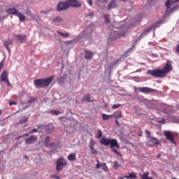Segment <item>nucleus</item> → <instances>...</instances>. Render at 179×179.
Returning <instances> with one entry per match:
<instances>
[{"label":"nucleus","mask_w":179,"mask_h":179,"mask_svg":"<svg viewBox=\"0 0 179 179\" xmlns=\"http://www.w3.org/2000/svg\"><path fill=\"white\" fill-rule=\"evenodd\" d=\"M114 8H117V3L115 1H110L107 6L108 10H110V9H113Z\"/></svg>","instance_id":"22"},{"label":"nucleus","mask_w":179,"mask_h":179,"mask_svg":"<svg viewBox=\"0 0 179 179\" xmlns=\"http://www.w3.org/2000/svg\"><path fill=\"white\" fill-rule=\"evenodd\" d=\"M52 80H54V77L51 76L46 79L35 80L34 83L36 87H48Z\"/></svg>","instance_id":"3"},{"label":"nucleus","mask_w":179,"mask_h":179,"mask_svg":"<svg viewBox=\"0 0 179 179\" xmlns=\"http://www.w3.org/2000/svg\"><path fill=\"white\" fill-rule=\"evenodd\" d=\"M57 33L59 34V36H61L62 37H69V34L68 33H62L59 31H57Z\"/></svg>","instance_id":"29"},{"label":"nucleus","mask_w":179,"mask_h":179,"mask_svg":"<svg viewBox=\"0 0 179 179\" xmlns=\"http://www.w3.org/2000/svg\"><path fill=\"white\" fill-rule=\"evenodd\" d=\"M113 117L118 120V118H122V112L121 110L116 111L113 113Z\"/></svg>","instance_id":"23"},{"label":"nucleus","mask_w":179,"mask_h":179,"mask_svg":"<svg viewBox=\"0 0 179 179\" xmlns=\"http://www.w3.org/2000/svg\"><path fill=\"white\" fill-rule=\"evenodd\" d=\"M145 133L147 135L148 139H149L150 138H152V136H150V131L149 130L145 129Z\"/></svg>","instance_id":"36"},{"label":"nucleus","mask_w":179,"mask_h":179,"mask_svg":"<svg viewBox=\"0 0 179 179\" xmlns=\"http://www.w3.org/2000/svg\"><path fill=\"white\" fill-rule=\"evenodd\" d=\"M85 101H87V103H90L93 101H90V94H87L84 96V98H83L81 99V103H85Z\"/></svg>","instance_id":"25"},{"label":"nucleus","mask_w":179,"mask_h":179,"mask_svg":"<svg viewBox=\"0 0 179 179\" xmlns=\"http://www.w3.org/2000/svg\"><path fill=\"white\" fill-rule=\"evenodd\" d=\"M87 3L90 6H92L93 5V1L92 0H88Z\"/></svg>","instance_id":"40"},{"label":"nucleus","mask_w":179,"mask_h":179,"mask_svg":"<svg viewBox=\"0 0 179 179\" xmlns=\"http://www.w3.org/2000/svg\"><path fill=\"white\" fill-rule=\"evenodd\" d=\"M0 82H6L8 86H12V84H10V82H9L8 73L7 71L4 70L1 73L0 76Z\"/></svg>","instance_id":"7"},{"label":"nucleus","mask_w":179,"mask_h":179,"mask_svg":"<svg viewBox=\"0 0 179 179\" xmlns=\"http://www.w3.org/2000/svg\"><path fill=\"white\" fill-rule=\"evenodd\" d=\"M145 103L148 108H155V105H153V102L152 101L145 99Z\"/></svg>","instance_id":"20"},{"label":"nucleus","mask_w":179,"mask_h":179,"mask_svg":"<svg viewBox=\"0 0 179 179\" xmlns=\"http://www.w3.org/2000/svg\"><path fill=\"white\" fill-rule=\"evenodd\" d=\"M139 136H142V135L140 134Z\"/></svg>","instance_id":"57"},{"label":"nucleus","mask_w":179,"mask_h":179,"mask_svg":"<svg viewBox=\"0 0 179 179\" xmlns=\"http://www.w3.org/2000/svg\"><path fill=\"white\" fill-rule=\"evenodd\" d=\"M148 145L152 148V146H157V145H160V142L155 137H150V138H148Z\"/></svg>","instance_id":"10"},{"label":"nucleus","mask_w":179,"mask_h":179,"mask_svg":"<svg viewBox=\"0 0 179 179\" xmlns=\"http://www.w3.org/2000/svg\"><path fill=\"white\" fill-rule=\"evenodd\" d=\"M29 135H30V133H27L22 136L17 137V139H20V138H24V136H29Z\"/></svg>","instance_id":"38"},{"label":"nucleus","mask_w":179,"mask_h":179,"mask_svg":"<svg viewBox=\"0 0 179 179\" xmlns=\"http://www.w3.org/2000/svg\"><path fill=\"white\" fill-rule=\"evenodd\" d=\"M120 1H127V0H120Z\"/></svg>","instance_id":"55"},{"label":"nucleus","mask_w":179,"mask_h":179,"mask_svg":"<svg viewBox=\"0 0 179 179\" xmlns=\"http://www.w3.org/2000/svg\"><path fill=\"white\" fill-rule=\"evenodd\" d=\"M119 107H121V104H114L112 106L113 110H115L117 108H119Z\"/></svg>","instance_id":"37"},{"label":"nucleus","mask_w":179,"mask_h":179,"mask_svg":"<svg viewBox=\"0 0 179 179\" xmlns=\"http://www.w3.org/2000/svg\"><path fill=\"white\" fill-rule=\"evenodd\" d=\"M50 114H52V115H59V111L58 110H52L50 111Z\"/></svg>","instance_id":"31"},{"label":"nucleus","mask_w":179,"mask_h":179,"mask_svg":"<svg viewBox=\"0 0 179 179\" xmlns=\"http://www.w3.org/2000/svg\"><path fill=\"white\" fill-rule=\"evenodd\" d=\"M15 37H17L20 43H24V41H26L27 36L25 35L17 34Z\"/></svg>","instance_id":"18"},{"label":"nucleus","mask_w":179,"mask_h":179,"mask_svg":"<svg viewBox=\"0 0 179 179\" xmlns=\"http://www.w3.org/2000/svg\"><path fill=\"white\" fill-rule=\"evenodd\" d=\"M152 27H148L147 29H145L144 30L143 34H146L149 33V31H152Z\"/></svg>","instance_id":"32"},{"label":"nucleus","mask_w":179,"mask_h":179,"mask_svg":"<svg viewBox=\"0 0 179 179\" xmlns=\"http://www.w3.org/2000/svg\"><path fill=\"white\" fill-rule=\"evenodd\" d=\"M34 142H37V136H36L32 135L25 139V143H27V145H31V143H34Z\"/></svg>","instance_id":"13"},{"label":"nucleus","mask_w":179,"mask_h":179,"mask_svg":"<svg viewBox=\"0 0 179 179\" xmlns=\"http://www.w3.org/2000/svg\"><path fill=\"white\" fill-rule=\"evenodd\" d=\"M13 43V41H12V39H8L3 41V45L6 47V50L10 53V49L9 48V45H11Z\"/></svg>","instance_id":"15"},{"label":"nucleus","mask_w":179,"mask_h":179,"mask_svg":"<svg viewBox=\"0 0 179 179\" xmlns=\"http://www.w3.org/2000/svg\"><path fill=\"white\" fill-rule=\"evenodd\" d=\"M35 101H37V97H36V96H31L27 100V102L29 103V104H31L32 103H35Z\"/></svg>","instance_id":"27"},{"label":"nucleus","mask_w":179,"mask_h":179,"mask_svg":"<svg viewBox=\"0 0 179 179\" xmlns=\"http://www.w3.org/2000/svg\"><path fill=\"white\" fill-rule=\"evenodd\" d=\"M17 103L16 101H10L9 102L10 106H16Z\"/></svg>","instance_id":"41"},{"label":"nucleus","mask_w":179,"mask_h":179,"mask_svg":"<svg viewBox=\"0 0 179 179\" xmlns=\"http://www.w3.org/2000/svg\"><path fill=\"white\" fill-rule=\"evenodd\" d=\"M152 174L153 176H155V177H157V173L156 172L152 171Z\"/></svg>","instance_id":"46"},{"label":"nucleus","mask_w":179,"mask_h":179,"mask_svg":"<svg viewBox=\"0 0 179 179\" xmlns=\"http://www.w3.org/2000/svg\"><path fill=\"white\" fill-rule=\"evenodd\" d=\"M114 117V115H106V114H102V118L103 121H108V120H110V118H113Z\"/></svg>","instance_id":"26"},{"label":"nucleus","mask_w":179,"mask_h":179,"mask_svg":"<svg viewBox=\"0 0 179 179\" xmlns=\"http://www.w3.org/2000/svg\"><path fill=\"white\" fill-rule=\"evenodd\" d=\"M61 80H62V78H59V83H61Z\"/></svg>","instance_id":"50"},{"label":"nucleus","mask_w":179,"mask_h":179,"mask_svg":"<svg viewBox=\"0 0 179 179\" xmlns=\"http://www.w3.org/2000/svg\"><path fill=\"white\" fill-rule=\"evenodd\" d=\"M177 2H179V0H167L165 3V6H166V9H170L171 3H176Z\"/></svg>","instance_id":"17"},{"label":"nucleus","mask_w":179,"mask_h":179,"mask_svg":"<svg viewBox=\"0 0 179 179\" xmlns=\"http://www.w3.org/2000/svg\"><path fill=\"white\" fill-rule=\"evenodd\" d=\"M100 143L104 146H109L110 145V148L112 149V152H113V153H115V155H117V156L121 155L120 152L117 151L116 150L120 149V144L118 143V141H117V139H111L103 137L100 139ZM114 148H116V149Z\"/></svg>","instance_id":"2"},{"label":"nucleus","mask_w":179,"mask_h":179,"mask_svg":"<svg viewBox=\"0 0 179 179\" xmlns=\"http://www.w3.org/2000/svg\"><path fill=\"white\" fill-rule=\"evenodd\" d=\"M124 36V34H122V35H120V36Z\"/></svg>","instance_id":"53"},{"label":"nucleus","mask_w":179,"mask_h":179,"mask_svg":"<svg viewBox=\"0 0 179 179\" xmlns=\"http://www.w3.org/2000/svg\"><path fill=\"white\" fill-rule=\"evenodd\" d=\"M176 50L179 52V44L177 45L176 48Z\"/></svg>","instance_id":"45"},{"label":"nucleus","mask_w":179,"mask_h":179,"mask_svg":"<svg viewBox=\"0 0 179 179\" xmlns=\"http://www.w3.org/2000/svg\"><path fill=\"white\" fill-rule=\"evenodd\" d=\"M68 160H69V162H75V160H76V154L75 153H71L69 155V156L67 157Z\"/></svg>","instance_id":"21"},{"label":"nucleus","mask_w":179,"mask_h":179,"mask_svg":"<svg viewBox=\"0 0 179 179\" xmlns=\"http://www.w3.org/2000/svg\"><path fill=\"white\" fill-rule=\"evenodd\" d=\"M53 22L55 23H61L62 22V17H56L54 20Z\"/></svg>","instance_id":"28"},{"label":"nucleus","mask_w":179,"mask_h":179,"mask_svg":"<svg viewBox=\"0 0 179 179\" xmlns=\"http://www.w3.org/2000/svg\"><path fill=\"white\" fill-rule=\"evenodd\" d=\"M38 129H44L47 134H52L54 132V130L55 129V127L52 124H49L46 125L43 124H38Z\"/></svg>","instance_id":"6"},{"label":"nucleus","mask_w":179,"mask_h":179,"mask_svg":"<svg viewBox=\"0 0 179 179\" xmlns=\"http://www.w3.org/2000/svg\"><path fill=\"white\" fill-rule=\"evenodd\" d=\"M76 103H77V104H78V103H79V102H78V100H76Z\"/></svg>","instance_id":"52"},{"label":"nucleus","mask_w":179,"mask_h":179,"mask_svg":"<svg viewBox=\"0 0 179 179\" xmlns=\"http://www.w3.org/2000/svg\"><path fill=\"white\" fill-rule=\"evenodd\" d=\"M27 120H28L27 117H24L22 118V120H21L20 121V124H24V122H27Z\"/></svg>","instance_id":"35"},{"label":"nucleus","mask_w":179,"mask_h":179,"mask_svg":"<svg viewBox=\"0 0 179 179\" xmlns=\"http://www.w3.org/2000/svg\"><path fill=\"white\" fill-rule=\"evenodd\" d=\"M138 90L141 93H145V94H149V93H153V92H155V90L148 87H138Z\"/></svg>","instance_id":"12"},{"label":"nucleus","mask_w":179,"mask_h":179,"mask_svg":"<svg viewBox=\"0 0 179 179\" xmlns=\"http://www.w3.org/2000/svg\"><path fill=\"white\" fill-rule=\"evenodd\" d=\"M94 145H96V142L94 141H90V148L92 150L91 153L92 155H97V150L94 149Z\"/></svg>","instance_id":"16"},{"label":"nucleus","mask_w":179,"mask_h":179,"mask_svg":"<svg viewBox=\"0 0 179 179\" xmlns=\"http://www.w3.org/2000/svg\"><path fill=\"white\" fill-rule=\"evenodd\" d=\"M87 16H92V14L89 15H87Z\"/></svg>","instance_id":"54"},{"label":"nucleus","mask_w":179,"mask_h":179,"mask_svg":"<svg viewBox=\"0 0 179 179\" xmlns=\"http://www.w3.org/2000/svg\"><path fill=\"white\" fill-rule=\"evenodd\" d=\"M38 129H34L32 131H29V134H34L37 132Z\"/></svg>","instance_id":"42"},{"label":"nucleus","mask_w":179,"mask_h":179,"mask_svg":"<svg viewBox=\"0 0 179 179\" xmlns=\"http://www.w3.org/2000/svg\"><path fill=\"white\" fill-rule=\"evenodd\" d=\"M69 4L65 1H60L57 7V9L59 12H61V10H66V9H69Z\"/></svg>","instance_id":"8"},{"label":"nucleus","mask_w":179,"mask_h":179,"mask_svg":"<svg viewBox=\"0 0 179 179\" xmlns=\"http://www.w3.org/2000/svg\"><path fill=\"white\" fill-rule=\"evenodd\" d=\"M173 71V66L171 62L167 60L165 67L163 69H157L153 70H148L147 75L154 76V78H164L167 73Z\"/></svg>","instance_id":"1"},{"label":"nucleus","mask_w":179,"mask_h":179,"mask_svg":"<svg viewBox=\"0 0 179 179\" xmlns=\"http://www.w3.org/2000/svg\"><path fill=\"white\" fill-rule=\"evenodd\" d=\"M52 178H56V179H60L59 176H57V175H53L52 176Z\"/></svg>","instance_id":"43"},{"label":"nucleus","mask_w":179,"mask_h":179,"mask_svg":"<svg viewBox=\"0 0 179 179\" xmlns=\"http://www.w3.org/2000/svg\"><path fill=\"white\" fill-rule=\"evenodd\" d=\"M93 52L86 50L85 58V59H91V58H93Z\"/></svg>","instance_id":"19"},{"label":"nucleus","mask_w":179,"mask_h":179,"mask_svg":"<svg viewBox=\"0 0 179 179\" xmlns=\"http://www.w3.org/2000/svg\"><path fill=\"white\" fill-rule=\"evenodd\" d=\"M96 162H97V164L95 166L96 169H100V167H101L103 171H108V168L107 167V165L106 164V163H103L100 164V162L99 161V159H96Z\"/></svg>","instance_id":"14"},{"label":"nucleus","mask_w":179,"mask_h":179,"mask_svg":"<svg viewBox=\"0 0 179 179\" xmlns=\"http://www.w3.org/2000/svg\"><path fill=\"white\" fill-rule=\"evenodd\" d=\"M164 136H166V139L169 141V142H171V143H173L176 145V140L174 139V134L171 131H164Z\"/></svg>","instance_id":"9"},{"label":"nucleus","mask_w":179,"mask_h":179,"mask_svg":"<svg viewBox=\"0 0 179 179\" xmlns=\"http://www.w3.org/2000/svg\"><path fill=\"white\" fill-rule=\"evenodd\" d=\"M56 170L57 171H62L64 169V167H66V164L68 163L66 162V160L64 159L63 157H59L56 162Z\"/></svg>","instance_id":"5"},{"label":"nucleus","mask_w":179,"mask_h":179,"mask_svg":"<svg viewBox=\"0 0 179 179\" xmlns=\"http://www.w3.org/2000/svg\"><path fill=\"white\" fill-rule=\"evenodd\" d=\"M85 30L87 31H89V30H90V27H87L86 29H85Z\"/></svg>","instance_id":"49"},{"label":"nucleus","mask_w":179,"mask_h":179,"mask_svg":"<svg viewBox=\"0 0 179 179\" xmlns=\"http://www.w3.org/2000/svg\"><path fill=\"white\" fill-rule=\"evenodd\" d=\"M104 17H105V22H106V23H110V15H105Z\"/></svg>","instance_id":"34"},{"label":"nucleus","mask_w":179,"mask_h":179,"mask_svg":"<svg viewBox=\"0 0 179 179\" xmlns=\"http://www.w3.org/2000/svg\"><path fill=\"white\" fill-rule=\"evenodd\" d=\"M50 141H51V138H50V136H47L45 138V143H50Z\"/></svg>","instance_id":"39"},{"label":"nucleus","mask_w":179,"mask_h":179,"mask_svg":"<svg viewBox=\"0 0 179 179\" xmlns=\"http://www.w3.org/2000/svg\"><path fill=\"white\" fill-rule=\"evenodd\" d=\"M134 90H135V92H136V90H137V88H136V87H135V88H134Z\"/></svg>","instance_id":"51"},{"label":"nucleus","mask_w":179,"mask_h":179,"mask_svg":"<svg viewBox=\"0 0 179 179\" xmlns=\"http://www.w3.org/2000/svg\"><path fill=\"white\" fill-rule=\"evenodd\" d=\"M120 179H124V178H121Z\"/></svg>","instance_id":"58"},{"label":"nucleus","mask_w":179,"mask_h":179,"mask_svg":"<svg viewBox=\"0 0 179 179\" xmlns=\"http://www.w3.org/2000/svg\"><path fill=\"white\" fill-rule=\"evenodd\" d=\"M165 121H166V120L163 119L162 121L159 120V122L160 124H162V122H163V124H164Z\"/></svg>","instance_id":"47"},{"label":"nucleus","mask_w":179,"mask_h":179,"mask_svg":"<svg viewBox=\"0 0 179 179\" xmlns=\"http://www.w3.org/2000/svg\"><path fill=\"white\" fill-rule=\"evenodd\" d=\"M113 167H114V169H115V170H117V169L121 167V165L118 164V162L115 161L114 162Z\"/></svg>","instance_id":"33"},{"label":"nucleus","mask_w":179,"mask_h":179,"mask_svg":"<svg viewBox=\"0 0 179 179\" xmlns=\"http://www.w3.org/2000/svg\"><path fill=\"white\" fill-rule=\"evenodd\" d=\"M6 13H8V15H14V16H17L19 17L20 22H24L26 20V16H24L23 14H21L17 9L15 8H11L6 10Z\"/></svg>","instance_id":"4"},{"label":"nucleus","mask_w":179,"mask_h":179,"mask_svg":"<svg viewBox=\"0 0 179 179\" xmlns=\"http://www.w3.org/2000/svg\"><path fill=\"white\" fill-rule=\"evenodd\" d=\"M139 136H142V135L140 134Z\"/></svg>","instance_id":"56"},{"label":"nucleus","mask_w":179,"mask_h":179,"mask_svg":"<svg viewBox=\"0 0 179 179\" xmlns=\"http://www.w3.org/2000/svg\"><path fill=\"white\" fill-rule=\"evenodd\" d=\"M141 69H139L136 70V71H134V73H136V72H141Z\"/></svg>","instance_id":"48"},{"label":"nucleus","mask_w":179,"mask_h":179,"mask_svg":"<svg viewBox=\"0 0 179 179\" xmlns=\"http://www.w3.org/2000/svg\"><path fill=\"white\" fill-rule=\"evenodd\" d=\"M67 3L72 8H80L82 3L78 0H67Z\"/></svg>","instance_id":"11"},{"label":"nucleus","mask_w":179,"mask_h":179,"mask_svg":"<svg viewBox=\"0 0 179 179\" xmlns=\"http://www.w3.org/2000/svg\"><path fill=\"white\" fill-rule=\"evenodd\" d=\"M124 178L136 179V178H138V176H136V173L133 172V173H129V176H124Z\"/></svg>","instance_id":"24"},{"label":"nucleus","mask_w":179,"mask_h":179,"mask_svg":"<svg viewBox=\"0 0 179 179\" xmlns=\"http://www.w3.org/2000/svg\"><path fill=\"white\" fill-rule=\"evenodd\" d=\"M115 122H116V125L117 127H120V122H118V120L117 119H115Z\"/></svg>","instance_id":"44"},{"label":"nucleus","mask_w":179,"mask_h":179,"mask_svg":"<svg viewBox=\"0 0 179 179\" xmlns=\"http://www.w3.org/2000/svg\"><path fill=\"white\" fill-rule=\"evenodd\" d=\"M101 136H103V131H101V129H98V130H97V136H96V138H97L98 139H100V138H101Z\"/></svg>","instance_id":"30"}]
</instances>
